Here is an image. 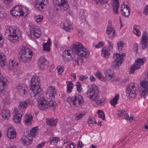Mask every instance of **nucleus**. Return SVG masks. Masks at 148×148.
Returning <instances> with one entry per match:
<instances>
[{
    "mask_svg": "<svg viewBox=\"0 0 148 148\" xmlns=\"http://www.w3.org/2000/svg\"><path fill=\"white\" fill-rule=\"evenodd\" d=\"M66 23H62L61 24V26L62 28H63L64 29L67 31H69L70 29H72V25H69V26H66Z\"/></svg>",
    "mask_w": 148,
    "mask_h": 148,
    "instance_id": "41",
    "label": "nucleus"
},
{
    "mask_svg": "<svg viewBox=\"0 0 148 148\" xmlns=\"http://www.w3.org/2000/svg\"><path fill=\"white\" fill-rule=\"evenodd\" d=\"M130 9L127 5L124 6V10L122 12V14L125 17H127L130 14Z\"/></svg>",
    "mask_w": 148,
    "mask_h": 148,
    "instance_id": "29",
    "label": "nucleus"
},
{
    "mask_svg": "<svg viewBox=\"0 0 148 148\" xmlns=\"http://www.w3.org/2000/svg\"><path fill=\"white\" fill-rule=\"evenodd\" d=\"M50 144H52L53 143V144L57 143L59 141V138L56 137L52 138L50 139Z\"/></svg>",
    "mask_w": 148,
    "mask_h": 148,
    "instance_id": "50",
    "label": "nucleus"
},
{
    "mask_svg": "<svg viewBox=\"0 0 148 148\" xmlns=\"http://www.w3.org/2000/svg\"><path fill=\"white\" fill-rule=\"evenodd\" d=\"M66 83L67 85V88L68 90L67 92L70 93L71 91V90L73 88V84L71 81L69 82V81H66Z\"/></svg>",
    "mask_w": 148,
    "mask_h": 148,
    "instance_id": "38",
    "label": "nucleus"
},
{
    "mask_svg": "<svg viewBox=\"0 0 148 148\" xmlns=\"http://www.w3.org/2000/svg\"><path fill=\"white\" fill-rule=\"evenodd\" d=\"M119 98V95L117 94L111 99L110 101L111 104L113 105L114 107H115V105L117 103V101Z\"/></svg>",
    "mask_w": 148,
    "mask_h": 148,
    "instance_id": "32",
    "label": "nucleus"
},
{
    "mask_svg": "<svg viewBox=\"0 0 148 148\" xmlns=\"http://www.w3.org/2000/svg\"><path fill=\"white\" fill-rule=\"evenodd\" d=\"M17 63H15L13 60L9 62L8 66V68L9 70L12 72L13 73H14L16 71V68L17 67Z\"/></svg>",
    "mask_w": 148,
    "mask_h": 148,
    "instance_id": "20",
    "label": "nucleus"
},
{
    "mask_svg": "<svg viewBox=\"0 0 148 148\" xmlns=\"http://www.w3.org/2000/svg\"><path fill=\"white\" fill-rule=\"evenodd\" d=\"M80 80L82 81L84 80H86L88 78V77L86 75H81L79 77Z\"/></svg>",
    "mask_w": 148,
    "mask_h": 148,
    "instance_id": "58",
    "label": "nucleus"
},
{
    "mask_svg": "<svg viewBox=\"0 0 148 148\" xmlns=\"http://www.w3.org/2000/svg\"><path fill=\"white\" fill-rule=\"evenodd\" d=\"M124 43L123 41H120L118 42L117 43V47L119 51L121 50L124 46Z\"/></svg>",
    "mask_w": 148,
    "mask_h": 148,
    "instance_id": "48",
    "label": "nucleus"
},
{
    "mask_svg": "<svg viewBox=\"0 0 148 148\" xmlns=\"http://www.w3.org/2000/svg\"><path fill=\"white\" fill-rule=\"evenodd\" d=\"M77 90L79 92H81L82 91V89L80 86L79 87H77Z\"/></svg>",
    "mask_w": 148,
    "mask_h": 148,
    "instance_id": "64",
    "label": "nucleus"
},
{
    "mask_svg": "<svg viewBox=\"0 0 148 148\" xmlns=\"http://www.w3.org/2000/svg\"><path fill=\"white\" fill-rule=\"evenodd\" d=\"M114 5L113 9L114 13L118 14L119 12L118 10L119 7V0H114Z\"/></svg>",
    "mask_w": 148,
    "mask_h": 148,
    "instance_id": "35",
    "label": "nucleus"
},
{
    "mask_svg": "<svg viewBox=\"0 0 148 148\" xmlns=\"http://www.w3.org/2000/svg\"><path fill=\"white\" fill-rule=\"evenodd\" d=\"M32 117L31 115H26L25 116V122L28 125L31 124L32 119Z\"/></svg>",
    "mask_w": 148,
    "mask_h": 148,
    "instance_id": "37",
    "label": "nucleus"
},
{
    "mask_svg": "<svg viewBox=\"0 0 148 148\" xmlns=\"http://www.w3.org/2000/svg\"><path fill=\"white\" fill-rule=\"evenodd\" d=\"M71 47L73 53H75L81 57L85 58L88 57V51L87 49L84 48L81 43L77 42L74 44Z\"/></svg>",
    "mask_w": 148,
    "mask_h": 148,
    "instance_id": "5",
    "label": "nucleus"
},
{
    "mask_svg": "<svg viewBox=\"0 0 148 148\" xmlns=\"http://www.w3.org/2000/svg\"><path fill=\"white\" fill-rule=\"evenodd\" d=\"M12 127H10L9 128V129L7 133V137L9 138L12 139L16 137V133L15 132L13 131L12 129Z\"/></svg>",
    "mask_w": 148,
    "mask_h": 148,
    "instance_id": "26",
    "label": "nucleus"
},
{
    "mask_svg": "<svg viewBox=\"0 0 148 148\" xmlns=\"http://www.w3.org/2000/svg\"><path fill=\"white\" fill-rule=\"evenodd\" d=\"M47 125L50 126H55L57 122V119H47L46 120Z\"/></svg>",
    "mask_w": 148,
    "mask_h": 148,
    "instance_id": "27",
    "label": "nucleus"
},
{
    "mask_svg": "<svg viewBox=\"0 0 148 148\" xmlns=\"http://www.w3.org/2000/svg\"><path fill=\"white\" fill-rule=\"evenodd\" d=\"M5 58V56L3 54H0V64L2 66H4L6 64Z\"/></svg>",
    "mask_w": 148,
    "mask_h": 148,
    "instance_id": "36",
    "label": "nucleus"
},
{
    "mask_svg": "<svg viewBox=\"0 0 148 148\" xmlns=\"http://www.w3.org/2000/svg\"><path fill=\"white\" fill-rule=\"evenodd\" d=\"M22 141L24 143V144H25L27 145L32 143V141L31 139H29L26 136H24L23 137Z\"/></svg>",
    "mask_w": 148,
    "mask_h": 148,
    "instance_id": "40",
    "label": "nucleus"
},
{
    "mask_svg": "<svg viewBox=\"0 0 148 148\" xmlns=\"http://www.w3.org/2000/svg\"><path fill=\"white\" fill-rule=\"evenodd\" d=\"M125 56V53L120 54L116 53L114 55L113 58L114 59L112 64V66L115 68H119L121 65L122 62L123 60V57Z\"/></svg>",
    "mask_w": 148,
    "mask_h": 148,
    "instance_id": "9",
    "label": "nucleus"
},
{
    "mask_svg": "<svg viewBox=\"0 0 148 148\" xmlns=\"http://www.w3.org/2000/svg\"><path fill=\"white\" fill-rule=\"evenodd\" d=\"M108 44L109 45V50H112L113 49V45L111 43V42L109 41H108Z\"/></svg>",
    "mask_w": 148,
    "mask_h": 148,
    "instance_id": "62",
    "label": "nucleus"
},
{
    "mask_svg": "<svg viewBox=\"0 0 148 148\" xmlns=\"http://www.w3.org/2000/svg\"><path fill=\"white\" fill-rule=\"evenodd\" d=\"M0 116L3 119L8 120L10 116L9 111L6 109L2 110L0 114Z\"/></svg>",
    "mask_w": 148,
    "mask_h": 148,
    "instance_id": "24",
    "label": "nucleus"
},
{
    "mask_svg": "<svg viewBox=\"0 0 148 148\" xmlns=\"http://www.w3.org/2000/svg\"><path fill=\"white\" fill-rule=\"evenodd\" d=\"M34 97L37 99L38 106L40 109L44 110L48 108L47 101L42 97V94L38 96V97Z\"/></svg>",
    "mask_w": 148,
    "mask_h": 148,
    "instance_id": "10",
    "label": "nucleus"
},
{
    "mask_svg": "<svg viewBox=\"0 0 148 148\" xmlns=\"http://www.w3.org/2000/svg\"><path fill=\"white\" fill-rule=\"evenodd\" d=\"M89 121L88 122V124H93L94 123H96V122H95V119L94 118H89Z\"/></svg>",
    "mask_w": 148,
    "mask_h": 148,
    "instance_id": "59",
    "label": "nucleus"
},
{
    "mask_svg": "<svg viewBox=\"0 0 148 148\" xmlns=\"http://www.w3.org/2000/svg\"><path fill=\"white\" fill-rule=\"evenodd\" d=\"M34 104V101L29 99H27L25 101L20 102L19 104V107L23 109H25L27 108L28 104L32 106Z\"/></svg>",
    "mask_w": 148,
    "mask_h": 148,
    "instance_id": "17",
    "label": "nucleus"
},
{
    "mask_svg": "<svg viewBox=\"0 0 148 148\" xmlns=\"http://www.w3.org/2000/svg\"><path fill=\"white\" fill-rule=\"evenodd\" d=\"M102 56L105 57L106 58H108L110 55V53L106 49H103L102 50Z\"/></svg>",
    "mask_w": 148,
    "mask_h": 148,
    "instance_id": "42",
    "label": "nucleus"
},
{
    "mask_svg": "<svg viewBox=\"0 0 148 148\" xmlns=\"http://www.w3.org/2000/svg\"><path fill=\"white\" fill-rule=\"evenodd\" d=\"M40 81L38 77L36 75L33 76L30 82L29 90L30 95L31 97H38V96L42 94L43 92L39 86Z\"/></svg>",
    "mask_w": 148,
    "mask_h": 148,
    "instance_id": "2",
    "label": "nucleus"
},
{
    "mask_svg": "<svg viewBox=\"0 0 148 148\" xmlns=\"http://www.w3.org/2000/svg\"><path fill=\"white\" fill-rule=\"evenodd\" d=\"M137 92L136 88L134 83H131L127 86L126 90L127 96L131 98H134L136 96Z\"/></svg>",
    "mask_w": 148,
    "mask_h": 148,
    "instance_id": "8",
    "label": "nucleus"
},
{
    "mask_svg": "<svg viewBox=\"0 0 148 148\" xmlns=\"http://www.w3.org/2000/svg\"><path fill=\"white\" fill-rule=\"evenodd\" d=\"M45 144V143H41L37 145L36 147L39 148H41Z\"/></svg>",
    "mask_w": 148,
    "mask_h": 148,
    "instance_id": "63",
    "label": "nucleus"
},
{
    "mask_svg": "<svg viewBox=\"0 0 148 148\" xmlns=\"http://www.w3.org/2000/svg\"><path fill=\"white\" fill-rule=\"evenodd\" d=\"M85 115V114H82V113H80L79 114L76 116L75 117V120H78L82 118L83 116H84Z\"/></svg>",
    "mask_w": 148,
    "mask_h": 148,
    "instance_id": "52",
    "label": "nucleus"
},
{
    "mask_svg": "<svg viewBox=\"0 0 148 148\" xmlns=\"http://www.w3.org/2000/svg\"><path fill=\"white\" fill-rule=\"evenodd\" d=\"M27 34L29 37L35 39L40 36L41 32L37 26L32 25L27 30Z\"/></svg>",
    "mask_w": 148,
    "mask_h": 148,
    "instance_id": "7",
    "label": "nucleus"
},
{
    "mask_svg": "<svg viewBox=\"0 0 148 148\" xmlns=\"http://www.w3.org/2000/svg\"><path fill=\"white\" fill-rule=\"evenodd\" d=\"M73 53L72 49H71V47L69 49H67V50L64 51L63 52L62 57L63 60H67L66 59L67 58H66V55H72L71 54H73Z\"/></svg>",
    "mask_w": 148,
    "mask_h": 148,
    "instance_id": "28",
    "label": "nucleus"
},
{
    "mask_svg": "<svg viewBox=\"0 0 148 148\" xmlns=\"http://www.w3.org/2000/svg\"><path fill=\"white\" fill-rule=\"evenodd\" d=\"M6 38L12 43L18 41L20 36L19 29L14 26H8L6 29L5 33Z\"/></svg>",
    "mask_w": 148,
    "mask_h": 148,
    "instance_id": "3",
    "label": "nucleus"
},
{
    "mask_svg": "<svg viewBox=\"0 0 148 148\" xmlns=\"http://www.w3.org/2000/svg\"><path fill=\"white\" fill-rule=\"evenodd\" d=\"M21 16H25L28 14V9L26 7L22 8L21 7Z\"/></svg>",
    "mask_w": 148,
    "mask_h": 148,
    "instance_id": "39",
    "label": "nucleus"
},
{
    "mask_svg": "<svg viewBox=\"0 0 148 148\" xmlns=\"http://www.w3.org/2000/svg\"><path fill=\"white\" fill-rule=\"evenodd\" d=\"M3 102L5 105H7L10 103V101L8 98H5L3 99Z\"/></svg>",
    "mask_w": 148,
    "mask_h": 148,
    "instance_id": "53",
    "label": "nucleus"
},
{
    "mask_svg": "<svg viewBox=\"0 0 148 148\" xmlns=\"http://www.w3.org/2000/svg\"><path fill=\"white\" fill-rule=\"evenodd\" d=\"M106 32L107 34L108 35L112 33V36L110 37V38L112 39H113V37L115 36V31L114 29L111 27L110 25L108 26Z\"/></svg>",
    "mask_w": 148,
    "mask_h": 148,
    "instance_id": "23",
    "label": "nucleus"
},
{
    "mask_svg": "<svg viewBox=\"0 0 148 148\" xmlns=\"http://www.w3.org/2000/svg\"><path fill=\"white\" fill-rule=\"evenodd\" d=\"M36 3L35 4V7L38 10H41L43 9L44 6L47 4V0H35Z\"/></svg>",
    "mask_w": 148,
    "mask_h": 148,
    "instance_id": "18",
    "label": "nucleus"
},
{
    "mask_svg": "<svg viewBox=\"0 0 148 148\" xmlns=\"http://www.w3.org/2000/svg\"><path fill=\"white\" fill-rule=\"evenodd\" d=\"M133 33L137 36H140L141 33L139 31V27L138 26L135 25L133 27Z\"/></svg>",
    "mask_w": 148,
    "mask_h": 148,
    "instance_id": "34",
    "label": "nucleus"
},
{
    "mask_svg": "<svg viewBox=\"0 0 148 148\" xmlns=\"http://www.w3.org/2000/svg\"><path fill=\"white\" fill-rule=\"evenodd\" d=\"M141 86L144 88L142 90V92L141 94V96L144 97V96L148 93V71L147 72V79L146 80H143L140 83Z\"/></svg>",
    "mask_w": 148,
    "mask_h": 148,
    "instance_id": "14",
    "label": "nucleus"
},
{
    "mask_svg": "<svg viewBox=\"0 0 148 148\" xmlns=\"http://www.w3.org/2000/svg\"><path fill=\"white\" fill-rule=\"evenodd\" d=\"M87 15V14L86 11L84 10L81 9L79 12L78 18L82 21H85Z\"/></svg>",
    "mask_w": 148,
    "mask_h": 148,
    "instance_id": "21",
    "label": "nucleus"
},
{
    "mask_svg": "<svg viewBox=\"0 0 148 148\" xmlns=\"http://www.w3.org/2000/svg\"><path fill=\"white\" fill-rule=\"evenodd\" d=\"M14 112L15 115L13 116V120L16 123H19L21 121V117L23 112L20 108H15Z\"/></svg>",
    "mask_w": 148,
    "mask_h": 148,
    "instance_id": "12",
    "label": "nucleus"
},
{
    "mask_svg": "<svg viewBox=\"0 0 148 148\" xmlns=\"http://www.w3.org/2000/svg\"><path fill=\"white\" fill-rule=\"evenodd\" d=\"M56 105V102L53 100H50L49 102H47L48 107H49L50 110H54Z\"/></svg>",
    "mask_w": 148,
    "mask_h": 148,
    "instance_id": "33",
    "label": "nucleus"
},
{
    "mask_svg": "<svg viewBox=\"0 0 148 148\" xmlns=\"http://www.w3.org/2000/svg\"><path fill=\"white\" fill-rule=\"evenodd\" d=\"M106 76L105 78V81L107 79H111L112 81H114L115 79V77L113 74V71L110 70H107L105 73Z\"/></svg>",
    "mask_w": 148,
    "mask_h": 148,
    "instance_id": "22",
    "label": "nucleus"
},
{
    "mask_svg": "<svg viewBox=\"0 0 148 148\" xmlns=\"http://www.w3.org/2000/svg\"><path fill=\"white\" fill-rule=\"evenodd\" d=\"M32 51L27 47H23L18 55L19 60L24 63L30 61L32 56Z\"/></svg>",
    "mask_w": 148,
    "mask_h": 148,
    "instance_id": "4",
    "label": "nucleus"
},
{
    "mask_svg": "<svg viewBox=\"0 0 148 148\" xmlns=\"http://www.w3.org/2000/svg\"><path fill=\"white\" fill-rule=\"evenodd\" d=\"M3 42L2 36L1 34H0V47H1L3 46Z\"/></svg>",
    "mask_w": 148,
    "mask_h": 148,
    "instance_id": "61",
    "label": "nucleus"
},
{
    "mask_svg": "<svg viewBox=\"0 0 148 148\" xmlns=\"http://www.w3.org/2000/svg\"><path fill=\"white\" fill-rule=\"evenodd\" d=\"M96 3L97 5H100L104 4V3H106L108 1V0H94Z\"/></svg>",
    "mask_w": 148,
    "mask_h": 148,
    "instance_id": "43",
    "label": "nucleus"
},
{
    "mask_svg": "<svg viewBox=\"0 0 148 148\" xmlns=\"http://www.w3.org/2000/svg\"><path fill=\"white\" fill-rule=\"evenodd\" d=\"M63 67L60 66H58L57 68V69L58 71V73L59 74H61L63 72Z\"/></svg>",
    "mask_w": 148,
    "mask_h": 148,
    "instance_id": "51",
    "label": "nucleus"
},
{
    "mask_svg": "<svg viewBox=\"0 0 148 148\" xmlns=\"http://www.w3.org/2000/svg\"><path fill=\"white\" fill-rule=\"evenodd\" d=\"M52 1L55 6L54 10L57 11L60 9L61 11H66V15L70 14V10L66 0H52Z\"/></svg>",
    "mask_w": 148,
    "mask_h": 148,
    "instance_id": "6",
    "label": "nucleus"
},
{
    "mask_svg": "<svg viewBox=\"0 0 148 148\" xmlns=\"http://www.w3.org/2000/svg\"><path fill=\"white\" fill-rule=\"evenodd\" d=\"M73 96L72 97H69L67 98V102L71 104V103H72L73 104Z\"/></svg>",
    "mask_w": 148,
    "mask_h": 148,
    "instance_id": "57",
    "label": "nucleus"
},
{
    "mask_svg": "<svg viewBox=\"0 0 148 148\" xmlns=\"http://www.w3.org/2000/svg\"><path fill=\"white\" fill-rule=\"evenodd\" d=\"M145 61V60L143 58L137 59L130 67V72L133 73L136 70L140 68V66L143 65Z\"/></svg>",
    "mask_w": 148,
    "mask_h": 148,
    "instance_id": "11",
    "label": "nucleus"
},
{
    "mask_svg": "<svg viewBox=\"0 0 148 148\" xmlns=\"http://www.w3.org/2000/svg\"><path fill=\"white\" fill-rule=\"evenodd\" d=\"M84 146V144L82 143V141H79L78 142V144L77 146V148H82Z\"/></svg>",
    "mask_w": 148,
    "mask_h": 148,
    "instance_id": "60",
    "label": "nucleus"
},
{
    "mask_svg": "<svg viewBox=\"0 0 148 148\" xmlns=\"http://www.w3.org/2000/svg\"><path fill=\"white\" fill-rule=\"evenodd\" d=\"M51 44L50 41V39H49L47 42L46 43H44L43 45V50L47 51L49 52L50 50V47Z\"/></svg>",
    "mask_w": 148,
    "mask_h": 148,
    "instance_id": "30",
    "label": "nucleus"
},
{
    "mask_svg": "<svg viewBox=\"0 0 148 148\" xmlns=\"http://www.w3.org/2000/svg\"><path fill=\"white\" fill-rule=\"evenodd\" d=\"M73 57V56L72 55H66V58H67V60H64L65 61H70L72 60Z\"/></svg>",
    "mask_w": 148,
    "mask_h": 148,
    "instance_id": "55",
    "label": "nucleus"
},
{
    "mask_svg": "<svg viewBox=\"0 0 148 148\" xmlns=\"http://www.w3.org/2000/svg\"><path fill=\"white\" fill-rule=\"evenodd\" d=\"M24 86L23 85H18L17 86L16 88L17 92L21 95L25 94L26 92H27Z\"/></svg>",
    "mask_w": 148,
    "mask_h": 148,
    "instance_id": "25",
    "label": "nucleus"
},
{
    "mask_svg": "<svg viewBox=\"0 0 148 148\" xmlns=\"http://www.w3.org/2000/svg\"><path fill=\"white\" fill-rule=\"evenodd\" d=\"M104 43L102 42H99L96 45H95L94 43L92 44V46L94 47H95L96 48H99L102 47L104 45Z\"/></svg>",
    "mask_w": 148,
    "mask_h": 148,
    "instance_id": "49",
    "label": "nucleus"
},
{
    "mask_svg": "<svg viewBox=\"0 0 148 148\" xmlns=\"http://www.w3.org/2000/svg\"><path fill=\"white\" fill-rule=\"evenodd\" d=\"M99 91L98 88L95 84H92L88 86V90L86 92L87 95L92 101H95L97 104L99 105H103L105 103L106 98L103 97L99 98L98 95Z\"/></svg>",
    "mask_w": 148,
    "mask_h": 148,
    "instance_id": "1",
    "label": "nucleus"
},
{
    "mask_svg": "<svg viewBox=\"0 0 148 148\" xmlns=\"http://www.w3.org/2000/svg\"><path fill=\"white\" fill-rule=\"evenodd\" d=\"M124 110H121L118 111L117 112V114L118 115V118H121L122 116V115H123V114L124 112Z\"/></svg>",
    "mask_w": 148,
    "mask_h": 148,
    "instance_id": "54",
    "label": "nucleus"
},
{
    "mask_svg": "<svg viewBox=\"0 0 148 148\" xmlns=\"http://www.w3.org/2000/svg\"><path fill=\"white\" fill-rule=\"evenodd\" d=\"M73 105L77 106L78 105H82L84 102L83 97L78 95L73 96Z\"/></svg>",
    "mask_w": 148,
    "mask_h": 148,
    "instance_id": "15",
    "label": "nucleus"
},
{
    "mask_svg": "<svg viewBox=\"0 0 148 148\" xmlns=\"http://www.w3.org/2000/svg\"><path fill=\"white\" fill-rule=\"evenodd\" d=\"M97 112L99 114V117L101 118L103 120L105 119V115L102 110H98Z\"/></svg>",
    "mask_w": 148,
    "mask_h": 148,
    "instance_id": "45",
    "label": "nucleus"
},
{
    "mask_svg": "<svg viewBox=\"0 0 148 148\" xmlns=\"http://www.w3.org/2000/svg\"><path fill=\"white\" fill-rule=\"evenodd\" d=\"M96 76L97 78H99L100 80L105 81V78L103 77L100 72H97L96 74Z\"/></svg>",
    "mask_w": 148,
    "mask_h": 148,
    "instance_id": "44",
    "label": "nucleus"
},
{
    "mask_svg": "<svg viewBox=\"0 0 148 148\" xmlns=\"http://www.w3.org/2000/svg\"><path fill=\"white\" fill-rule=\"evenodd\" d=\"M70 3L71 5L73 6H76L77 5V0H70Z\"/></svg>",
    "mask_w": 148,
    "mask_h": 148,
    "instance_id": "56",
    "label": "nucleus"
},
{
    "mask_svg": "<svg viewBox=\"0 0 148 148\" xmlns=\"http://www.w3.org/2000/svg\"><path fill=\"white\" fill-rule=\"evenodd\" d=\"M34 18L37 22H40L43 20L42 16L40 15H35Z\"/></svg>",
    "mask_w": 148,
    "mask_h": 148,
    "instance_id": "46",
    "label": "nucleus"
},
{
    "mask_svg": "<svg viewBox=\"0 0 148 148\" xmlns=\"http://www.w3.org/2000/svg\"><path fill=\"white\" fill-rule=\"evenodd\" d=\"M37 127H33L30 131V134L32 137H35L36 136V134L37 133L36 130Z\"/></svg>",
    "mask_w": 148,
    "mask_h": 148,
    "instance_id": "47",
    "label": "nucleus"
},
{
    "mask_svg": "<svg viewBox=\"0 0 148 148\" xmlns=\"http://www.w3.org/2000/svg\"><path fill=\"white\" fill-rule=\"evenodd\" d=\"M48 64V62L45 57L42 56L39 59L38 64V67L41 69H43L45 66H47Z\"/></svg>",
    "mask_w": 148,
    "mask_h": 148,
    "instance_id": "19",
    "label": "nucleus"
},
{
    "mask_svg": "<svg viewBox=\"0 0 148 148\" xmlns=\"http://www.w3.org/2000/svg\"><path fill=\"white\" fill-rule=\"evenodd\" d=\"M56 93L57 91L55 87L52 86H50L47 90L46 96L47 97H49V99H52L56 95Z\"/></svg>",
    "mask_w": 148,
    "mask_h": 148,
    "instance_id": "13",
    "label": "nucleus"
},
{
    "mask_svg": "<svg viewBox=\"0 0 148 148\" xmlns=\"http://www.w3.org/2000/svg\"><path fill=\"white\" fill-rule=\"evenodd\" d=\"M21 6L18 5L14 7L10 11L11 14L14 16H21Z\"/></svg>",
    "mask_w": 148,
    "mask_h": 148,
    "instance_id": "16",
    "label": "nucleus"
},
{
    "mask_svg": "<svg viewBox=\"0 0 148 148\" xmlns=\"http://www.w3.org/2000/svg\"><path fill=\"white\" fill-rule=\"evenodd\" d=\"M123 115L125 119L127 120L130 123L132 122L134 118V116L133 115H130V117L126 112L124 110Z\"/></svg>",
    "mask_w": 148,
    "mask_h": 148,
    "instance_id": "31",
    "label": "nucleus"
}]
</instances>
